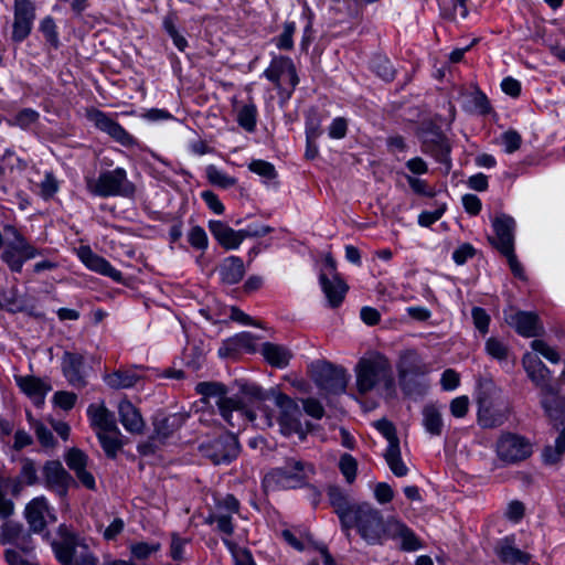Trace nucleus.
I'll list each match as a JSON object with an SVG mask.
<instances>
[{"mask_svg": "<svg viewBox=\"0 0 565 565\" xmlns=\"http://www.w3.org/2000/svg\"><path fill=\"white\" fill-rule=\"evenodd\" d=\"M4 233L10 234L12 239L8 241L2 259L12 271L20 273L24 260L34 258L39 250L31 246L13 226H4Z\"/></svg>", "mask_w": 565, "mask_h": 565, "instance_id": "obj_9", "label": "nucleus"}, {"mask_svg": "<svg viewBox=\"0 0 565 565\" xmlns=\"http://www.w3.org/2000/svg\"><path fill=\"white\" fill-rule=\"evenodd\" d=\"M40 30L46 38V40L53 44L54 46L57 45V32H56V25L54 20L51 17H46L41 21Z\"/></svg>", "mask_w": 565, "mask_h": 565, "instance_id": "obj_60", "label": "nucleus"}, {"mask_svg": "<svg viewBox=\"0 0 565 565\" xmlns=\"http://www.w3.org/2000/svg\"><path fill=\"white\" fill-rule=\"evenodd\" d=\"M44 484L60 497H65L72 484L73 477L58 460L46 461L42 469Z\"/></svg>", "mask_w": 565, "mask_h": 565, "instance_id": "obj_15", "label": "nucleus"}, {"mask_svg": "<svg viewBox=\"0 0 565 565\" xmlns=\"http://www.w3.org/2000/svg\"><path fill=\"white\" fill-rule=\"evenodd\" d=\"M398 380L403 392L412 397L423 396L429 386L425 375H409Z\"/></svg>", "mask_w": 565, "mask_h": 565, "instance_id": "obj_38", "label": "nucleus"}, {"mask_svg": "<svg viewBox=\"0 0 565 565\" xmlns=\"http://www.w3.org/2000/svg\"><path fill=\"white\" fill-rule=\"evenodd\" d=\"M295 31H296V25L294 22H286L284 24V31L277 40V46L280 50L292 49V45H294L292 35H294Z\"/></svg>", "mask_w": 565, "mask_h": 565, "instance_id": "obj_58", "label": "nucleus"}, {"mask_svg": "<svg viewBox=\"0 0 565 565\" xmlns=\"http://www.w3.org/2000/svg\"><path fill=\"white\" fill-rule=\"evenodd\" d=\"M495 452L501 461L513 465L532 455V444L521 435L503 433L495 443Z\"/></svg>", "mask_w": 565, "mask_h": 565, "instance_id": "obj_11", "label": "nucleus"}, {"mask_svg": "<svg viewBox=\"0 0 565 565\" xmlns=\"http://www.w3.org/2000/svg\"><path fill=\"white\" fill-rule=\"evenodd\" d=\"M554 408L557 415H546L551 422L554 423L555 426L562 425L565 423V402L561 399L559 394L554 396L553 402Z\"/></svg>", "mask_w": 565, "mask_h": 565, "instance_id": "obj_64", "label": "nucleus"}, {"mask_svg": "<svg viewBox=\"0 0 565 565\" xmlns=\"http://www.w3.org/2000/svg\"><path fill=\"white\" fill-rule=\"evenodd\" d=\"M87 118L95 125L96 128L106 132L120 145L130 147L136 143L135 138L105 113L98 109H90L87 111Z\"/></svg>", "mask_w": 565, "mask_h": 565, "instance_id": "obj_16", "label": "nucleus"}, {"mask_svg": "<svg viewBox=\"0 0 565 565\" xmlns=\"http://www.w3.org/2000/svg\"><path fill=\"white\" fill-rule=\"evenodd\" d=\"M39 186L41 196L49 200L57 192L58 182L52 172H46Z\"/></svg>", "mask_w": 565, "mask_h": 565, "instance_id": "obj_53", "label": "nucleus"}, {"mask_svg": "<svg viewBox=\"0 0 565 565\" xmlns=\"http://www.w3.org/2000/svg\"><path fill=\"white\" fill-rule=\"evenodd\" d=\"M495 235L489 237L490 243L502 252H511L514 248L515 221L507 214H500L492 221Z\"/></svg>", "mask_w": 565, "mask_h": 565, "instance_id": "obj_18", "label": "nucleus"}, {"mask_svg": "<svg viewBox=\"0 0 565 565\" xmlns=\"http://www.w3.org/2000/svg\"><path fill=\"white\" fill-rule=\"evenodd\" d=\"M522 365L527 377L540 390V403L545 415H557L553 402L554 396L561 393L562 387L552 384L548 367L532 352H526L523 355Z\"/></svg>", "mask_w": 565, "mask_h": 565, "instance_id": "obj_4", "label": "nucleus"}, {"mask_svg": "<svg viewBox=\"0 0 565 565\" xmlns=\"http://www.w3.org/2000/svg\"><path fill=\"white\" fill-rule=\"evenodd\" d=\"M140 376L131 370H117L105 376L106 384L114 390L132 387Z\"/></svg>", "mask_w": 565, "mask_h": 565, "instance_id": "obj_36", "label": "nucleus"}, {"mask_svg": "<svg viewBox=\"0 0 565 565\" xmlns=\"http://www.w3.org/2000/svg\"><path fill=\"white\" fill-rule=\"evenodd\" d=\"M235 385L239 387V392L244 397L253 403H262L269 398L274 399L279 411L277 420L284 435H291L301 430L300 408L288 395L276 390L266 392L259 385L246 381H236Z\"/></svg>", "mask_w": 565, "mask_h": 565, "instance_id": "obj_2", "label": "nucleus"}, {"mask_svg": "<svg viewBox=\"0 0 565 565\" xmlns=\"http://www.w3.org/2000/svg\"><path fill=\"white\" fill-rule=\"evenodd\" d=\"M58 534L60 540L52 543L56 558L60 561V556L64 553L74 559L79 551L82 539L68 531L65 525L58 527Z\"/></svg>", "mask_w": 565, "mask_h": 565, "instance_id": "obj_28", "label": "nucleus"}, {"mask_svg": "<svg viewBox=\"0 0 565 565\" xmlns=\"http://www.w3.org/2000/svg\"><path fill=\"white\" fill-rule=\"evenodd\" d=\"M14 380L20 390L38 403H42L45 394L50 391V386L35 376L17 375Z\"/></svg>", "mask_w": 565, "mask_h": 565, "instance_id": "obj_34", "label": "nucleus"}, {"mask_svg": "<svg viewBox=\"0 0 565 565\" xmlns=\"http://www.w3.org/2000/svg\"><path fill=\"white\" fill-rule=\"evenodd\" d=\"M25 519L33 532H42L47 523V519L54 521L47 501L44 497H38L31 500L25 507Z\"/></svg>", "mask_w": 565, "mask_h": 565, "instance_id": "obj_21", "label": "nucleus"}, {"mask_svg": "<svg viewBox=\"0 0 565 565\" xmlns=\"http://www.w3.org/2000/svg\"><path fill=\"white\" fill-rule=\"evenodd\" d=\"M82 262L92 270L108 276L115 281H120L122 275L119 270L115 269L105 258L93 253L87 246L81 247L78 253Z\"/></svg>", "mask_w": 565, "mask_h": 565, "instance_id": "obj_24", "label": "nucleus"}, {"mask_svg": "<svg viewBox=\"0 0 565 565\" xmlns=\"http://www.w3.org/2000/svg\"><path fill=\"white\" fill-rule=\"evenodd\" d=\"M384 458L391 471L396 477H404L407 475L408 468L402 459L399 445L387 446L384 452Z\"/></svg>", "mask_w": 565, "mask_h": 565, "instance_id": "obj_39", "label": "nucleus"}, {"mask_svg": "<svg viewBox=\"0 0 565 565\" xmlns=\"http://www.w3.org/2000/svg\"><path fill=\"white\" fill-rule=\"evenodd\" d=\"M505 321L509 326L514 328L520 335L525 338L539 337L544 332V328L537 315L534 312H511L505 317Z\"/></svg>", "mask_w": 565, "mask_h": 565, "instance_id": "obj_19", "label": "nucleus"}, {"mask_svg": "<svg viewBox=\"0 0 565 565\" xmlns=\"http://www.w3.org/2000/svg\"><path fill=\"white\" fill-rule=\"evenodd\" d=\"M159 548L160 544H148L146 542H139L130 546V552L134 557L138 559H146Z\"/></svg>", "mask_w": 565, "mask_h": 565, "instance_id": "obj_54", "label": "nucleus"}, {"mask_svg": "<svg viewBox=\"0 0 565 565\" xmlns=\"http://www.w3.org/2000/svg\"><path fill=\"white\" fill-rule=\"evenodd\" d=\"M478 406V422L483 428L499 427L508 419V405L499 396H491L488 390L479 393Z\"/></svg>", "mask_w": 565, "mask_h": 565, "instance_id": "obj_10", "label": "nucleus"}, {"mask_svg": "<svg viewBox=\"0 0 565 565\" xmlns=\"http://www.w3.org/2000/svg\"><path fill=\"white\" fill-rule=\"evenodd\" d=\"M245 274L243 260L237 256L225 258L218 266V275L222 282L234 285L242 280Z\"/></svg>", "mask_w": 565, "mask_h": 565, "instance_id": "obj_31", "label": "nucleus"}, {"mask_svg": "<svg viewBox=\"0 0 565 565\" xmlns=\"http://www.w3.org/2000/svg\"><path fill=\"white\" fill-rule=\"evenodd\" d=\"M328 498L334 512L338 514L341 524H347L350 521V516L353 513V507L349 500V497L339 487L330 486L328 488Z\"/></svg>", "mask_w": 565, "mask_h": 565, "instance_id": "obj_29", "label": "nucleus"}, {"mask_svg": "<svg viewBox=\"0 0 565 565\" xmlns=\"http://www.w3.org/2000/svg\"><path fill=\"white\" fill-rule=\"evenodd\" d=\"M88 415L92 424L103 431L119 433L114 414L104 404L90 405L88 407Z\"/></svg>", "mask_w": 565, "mask_h": 565, "instance_id": "obj_33", "label": "nucleus"}, {"mask_svg": "<svg viewBox=\"0 0 565 565\" xmlns=\"http://www.w3.org/2000/svg\"><path fill=\"white\" fill-rule=\"evenodd\" d=\"M39 113L31 108H24L15 114L12 124L22 128L28 129L39 119Z\"/></svg>", "mask_w": 565, "mask_h": 565, "instance_id": "obj_46", "label": "nucleus"}, {"mask_svg": "<svg viewBox=\"0 0 565 565\" xmlns=\"http://www.w3.org/2000/svg\"><path fill=\"white\" fill-rule=\"evenodd\" d=\"M242 407H235L238 416L246 418L255 427L266 429L273 427L275 417L273 412L264 403H253L238 391Z\"/></svg>", "mask_w": 565, "mask_h": 565, "instance_id": "obj_14", "label": "nucleus"}, {"mask_svg": "<svg viewBox=\"0 0 565 565\" xmlns=\"http://www.w3.org/2000/svg\"><path fill=\"white\" fill-rule=\"evenodd\" d=\"M206 177L212 184L221 186L223 189L231 188L236 183V180L234 178L225 174L215 166H209L206 168Z\"/></svg>", "mask_w": 565, "mask_h": 565, "instance_id": "obj_43", "label": "nucleus"}, {"mask_svg": "<svg viewBox=\"0 0 565 565\" xmlns=\"http://www.w3.org/2000/svg\"><path fill=\"white\" fill-rule=\"evenodd\" d=\"M20 480L28 486H32L38 482V471L33 460L29 458L22 459Z\"/></svg>", "mask_w": 565, "mask_h": 565, "instance_id": "obj_48", "label": "nucleus"}, {"mask_svg": "<svg viewBox=\"0 0 565 565\" xmlns=\"http://www.w3.org/2000/svg\"><path fill=\"white\" fill-rule=\"evenodd\" d=\"M23 533V525L18 522L8 521L2 525L3 543H15Z\"/></svg>", "mask_w": 565, "mask_h": 565, "instance_id": "obj_51", "label": "nucleus"}, {"mask_svg": "<svg viewBox=\"0 0 565 565\" xmlns=\"http://www.w3.org/2000/svg\"><path fill=\"white\" fill-rule=\"evenodd\" d=\"M203 457L214 465L230 463L239 452L238 440L233 434H223L217 438L207 440L200 446Z\"/></svg>", "mask_w": 565, "mask_h": 565, "instance_id": "obj_12", "label": "nucleus"}, {"mask_svg": "<svg viewBox=\"0 0 565 565\" xmlns=\"http://www.w3.org/2000/svg\"><path fill=\"white\" fill-rule=\"evenodd\" d=\"M257 110L255 105H244L237 114V121L246 131H254L256 127Z\"/></svg>", "mask_w": 565, "mask_h": 565, "instance_id": "obj_42", "label": "nucleus"}, {"mask_svg": "<svg viewBox=\"0 0 565 565\" xmlns=\"http://www.w3.org/2000/svg\"><path fill=\"white\" fill-rule=\"evenodd\" d=\"M425 151L431 153L437 160L444 162L450 152L447 138L437 130L425 131L422 136Z\"/></svg>", "mask_w": 565, "mask_h": 565, "instance_id": "obj_27", "label": "nucleus"}, {"mask_svg": "<svg viewBox=\"0 0 565 565\" xmlns=\"http://www.w3.org/2000/svg\"><path fill=\"white\" fill-rule=\"evenodd\" d=\"M398 379L409 375H426L428 373L427 365L422 361L418 353L407 349L399 353L397 362Z\"/></svg>", "mask_w": 565, "mask_h": 565, "instance_id": "obj_25", "label": "nucleus"}, {"mask_svg": "<svg viewBox=\"0 0 565 565\" xmlns=\"http://www.w3.org/2000/svg\"><path fill=\"white\" fill-rule=\"evenodd\" d=\"M374 427L382 434V436L387 440V446H398L399 439L396 434V428L394 424L385 418L376 420L374 423Z\"/></svg>", "mask_w": 565, "mask_h": 565, "instance_id": "obj_44", "label": "nucleus"}, {"mask_svg": "<svg viewBox=\"0 0 565 565\" xmlns=\"http://www.w3.org/2000/svg\"><path fill=\"white\" fill-rule=\"evenodd\" d=\"M67 467L74 471L78 481L88 490H95L94 476L86 469L88 463L87 455L78 448H71L64 455Z\"/></svg>", "mask_w": 565, "mask_h": 565, "instance_id": "obj_20", "label": "nucleus"}, {"mask_svg": "<svg viewBox=\"0 0 565 565\" xmlns=\"http://www.w3.org/2000/svg\"><path fill=\"white\" fill-rule=\"evenodd\" d=\"M35 19V8L30 0H14L12 39L23 41L31 32Z\"/></svg>", "mask_w": 565, "mask_h": 565, "instance_id": "obj_17", "label": "nucleus"}, {"mask_svg": "<svg viewBox=\"0 0 565 565\" xmlns=\"http://www.w3.org/2000/svg\"><path fill=\"white\" fill-rule=\"evenodd\" d=\"M465 107L468 111L479 115H487L491 111L488 97L479 89H476L468 95V100Z\"/></svg>", "mask_w": 565, "mask_h": 565, "instance_id": "obj_41", "label": "nucleus"}, {"mask_svg": "<svg viewBox=\"0 0 565 565\" xmlns=\"http://www.w3.org/2000/svg\"><path fill=\"white\" fill-rule=\"evenodd\" d=\"M206 522L210 524L216 523V529L226 535L233 533L232 516L222 512L211 514L206 518Z\"/></svg>", "mask_w": 565, "mask_h": 565, "instance_id": "obj_47", "label": "nucleus"}, {"mask_svg": "<svg viewBox=\"0 0 565 565\" xmlns=\"http://www.w3.org/2000/svg\"><path fill=\"white\" fill-rule=\"evenodd\" d=\"M77 396L71 392L60 391L54 395V403L62 409L68 411L74 407Z\"/></svg>", "mask_w": 565, "mask_h": 565, "instance_id": "obj_63", "label": "nucleus"}, {"mask_svg": "<svg viewBox=\"0 0 565 565\" xmlns=\"http://www.w3.org/2000/svg\"><path fill=\"white\" fill-rule=\"evenodd\" d=\"M486 351L489 355L497 360H505L508 358V347L497 338H489L486 342Z\"/></svg>", "mask_w": 565, "mask_h": 565, "instance_id": "obj_50", "label": "nucleus"}, {"mask_svg": "<svg viewBox=\"0 0 565 565\" xmlns=\"http://www.w3.org/2000/svg\"><path fill=\"white\" fill-rule=\"evenodd\" d=\"M120 423L131 434H140L145 427L143 419L139 411L131 402L124 399L118 405Z\"/></svg>", "mask_w": 565, "mask_h": 565, "instance_id": "obj_30", "label": "nucleus"}, {"mask_svg": "<svg viewBox=\"0 0 565 565\" xmlns=\"http://www.w3.org/2000/svg\"><path fill=\"white\" fill-rule=\"evenodd\" d=\"M319 280L329 305L333 308L340 306L348 291V285L340 276L328 277V273H320Z\"/></svg>", "mask_w": 565, "mask_h": 565, "instance_id": "obj_26", "label": "nucleus"}, {"mask_svg": "<svg viewBox=\"0 0 565 565\" xmlns=\"http://www.w3.org/2000/svg\"><path fill=\"white\" fill-rule=\"evenodd\" d=\"M232 338H233V341L235 342V345L237 347L238 351L241 349H244L247 352L255 351L256 338L253 334H250L249 332H241L238 334H235Z\"/></svg>", "mask_w": 565, "mask_h": 565, "instance_id": "obj_61", "label": "nucleus"}, {"mask_svg": "<svg viewBox=\"0 0 565 565\" xmlns=\"http://www.w3.org/2000/svg\"><path fill=\"white\" fill-rule=\"evenodd\" d=\"M209 228L215 239L226 249L238 248L249 234V230L234 231L221 221H210Z\"/></svg>", "mask_w": 565, "mask_h": 565, "instance_id": "obj_22", "label": "nucleus"}, {"mask_svg": "<svg viewBox=\"0 0 565 565\" xmlns=\"http://www.w3.org/2000/svg\"><path fill=\"white\" fill-rule=\"evenodd\" d=\"M264 75L275 84L282 100L290 98L299 82L292 61L285 56L274 57Z\"/></svg>", "mask_w": 565, "mask_h": 565, "instance_id": "obj_8", "label": "nucleus"}, {"mask_svg": "<svg viewBox=\"0 0 565 565\" xmlns=\"http://www.w3.org/2000/svg\"><path fill=\"white\" fill-rule=\"evenodd\" d=\"M374 70L384 81H391L394 78L395 70L393 68L391 62L386 58H379L374 61L373 65Z\"/></svg>", "mask_w": 565, "mask_h": 565, "instance_id": "obj_62", "label": "nucleus"}, {"mask_svg": "<svg viewBox=\"0 0 565 565\" xmlns=\"http://www.w3.org/2000/svg\"><path fill=\"white\" fill-rule=\"evenodd\" d=\"M344 529L355 527L360 536L369 544H381L386 539L399 540L404 551H416L420 543L414 532L396 519H383L380 510L363 502L353 507L350 521Z\"/></svg>", "mask_w": 565, "mask_h": 565, "instance_id": "obj_1", "label": "nucleus"}, {"mask_svg": "<svg viewBox=\"0 0 565 565\" xmlns=\"http://www.w3.org/2000/svg\"><path fill=\"white\" fill-rule=\"evenodd\" d=\"M97 436L106 455L114 458L121 447L117 436L107 435L106 431H100Z\"/></svg>", "mask_w": 565, "mask_h": 565, "instance_id": "obj_52", "label": "nucleus"}, {"mask_svg": "<svg viewBox=\"0 0 565 565\" xmlns=\"http://www.w3.org/2000/svg\"><path fill=\"white\" fill-rule=\"evenodd\" d=\"M309 369L312 381L326 395L345 392L349 375L343 367L327 361H316Z\"/></svg>", "mask_w": 565, "mask_h": 565, "instance_id": "obj_7", "label": "nucleus"}, {"mask_svg": "<svg viewBox=\"0 0 565 565\" xmlns=\"http://www.w3.org/2000/svg\"><path fill=\"white\" fill-rule=\"evenodd\" d=\"M196 391L205 397L214 398L221 416L231 426H234L232 422L233 412L235 407H242L238 393L233 397H228L226 387L215 382H201L196 385Z\"/></svg>", "mask_w": 565, "mask_h": 565, "instance_id": "obj_13", "label": "nucleus"}, {"mask_svg": "<svg viewBox=\"0 0 565 565\" xmlns=\"http://www.w3.org/2000/svg\"><path fill=\"white\" fill-rule=\"evenodd\" d=\"M62 367L65 377L72 386L84 387L86 385L83 355L65 352L62 360Z\"/></svg>", "mask_w": 565, "mask_h": 565, "instance_id": "obj_23", "label": "nucleus"}, {"mask_svg": "<svg viewBox=\"0 0 565 565\" xmlns=\"http://www.w3.org/2000/svg\"><path fill=\"white\" fill-rule=\"evenodd\" d=\"M475 327L481 332L487 333L490 323V317L484 309L480 307H473L471 310Z\"/></svg>", "mask_w": 565, "mask_h": 565, "instance_id": "obj_57", "label": "nucleus"}, {"mask_svg": "<svg viewBox=\"0 0 565 565\" xmlns=\"http://www.w3.org/2000/svg\"><path fill=\"white\" fill-rule=\"evenodd\" d=\"M60 563L62 565H97V558L89 551L85 540L82 539L79 551L75 555V558L73 559L63 553V555L60 556Z\"/></svg>", "mask_w": 565, "mask_h": 565, "instance_id": "obj_40", "label": "nucleus"}, {"mask_svg": "<svg viewBox=\"0 0 565 565\" xmlns=\"http://www.w3.org/2000/svg\"><path fill=\"white\" fill-rule=\"evenodd\" d=\"M531 348L536 353L543 355L551 363L556 364L561 361V355L558 352L543 340H533L531 342Z\"/></svg>", "mask_w": 565, "mask_h": 565, "instance_id": "obj_49", "label": "nucleus"}, {"mask_svg": "<svg viewBox=\"0 0 565 565\" xmlns=\"http://www.w3.org/2000/svg\"><path fill=\"white\" fill-rule=\"evenodd\" d=\"M313 466L297 458H288L282 467L273 469L264 478L266 488L277 486L281 488H298L306 484L307 479L313 475Z\"/></svg>", "mask_w": 565, "mask_h": 565, "instance_id": "obj_5", "label": "nucleus"}, {"mask_svg": "<svg viewBox=\"0 0 565 565\" xmlns=\"http://www.w3.org/2000/svg\"><path fill=\"white\" fill-rule=\"evenodd\" d=\"M422 424L431 436H440L444 428L441 407L436 404H427L422 411Z\"/></svg>", "mask_w": 565, "mask_h": 565, "instance_id": "obj_35", "label": "nucleus"}, {"mask_svg": "<svg viewBox=\"0 0 565 565\" xmlns=\"http://www.w3.org/2000/svg\"><path fill=\"white\" fill-rule=\"evenodd\" d=\"M354 372L356 390L362 395L377 387H382L388 396L395 392L391 362L380 352L373 351L362 356Z\"/></svg>", "mask_w": 565, "mask_h": 565, "instance_id": "obj_3", "label": "nucleus"}, {"mask_svg": "<svg viewBox=\"0 0 565 565\" xmlns=\"http://www.w3.org/2000/svg\"><path fill=\"white\" fill-rule=\"evenodd\" d=\"M502 143L504 146L505 152L512 153L520 149L522 138L518 131L508 130L502 135Z\"/></svg>", "mask_w": 565, "mask_h": 565, "instance_id": "obj_59", "label": "nucleus"}, {"mask_svg": "<svg viewBox=\"0 0 565 565\" xmlns=\"http://www.w3.org/2000/svg\"><path fill=\"white\" fill-rule=\"evenodd\" d=\"M339 469L345 480L352 483L356 477L358 462L351 455L343 454L339 461Z\"/></svg>", "mask_w": 565, "mask_h": 565, "instance_id": "obj_45", "label": "nucleus"}, {"mask_svg": "<svg viewBox=\"0 0 565 565\" xmlns=\"http://www.w3.org/2000/svg\"><path fill=\"white\" fill-rule=\"evenodd\" d=\"M260 352L267 363L278 369L286 367L292 358L289 349L271 342L263 343Z\"/></svg>", "mask_w": 565, "mask_h": 565, "instance_id": "obj_32", "label": "nucleus"}, {"mask_svg": "<svg viewBox=\"0 0 565 565\" xmlns=\"http://www.w3.org/2000/svg\"><path fill=\"white\" fill-rule=\"evenodd\" d=\"M191 246L198 249H205L207 246V236L205 231L200 226H194L188 234Z\"/></svg>", "mask_w": 565, "mask_h": 565, "instance_id": "obj_56", "label": "nucleus"}, {"mask_svg": "<svg viewBox=\"0 0 565 565\" xmlns=\"http://www.w3.org/2000/svg\"><path fill=\"white\" fill-rule=\"evenodd\" d=\"M497 553L500 559L509 564H526L530 561V555L514 547L507 539L497 547Z\"/></svg>", "mask_w": 565, "mask_h": 565, "instance_id": "obj_37", "label": "nucleus"}, {"mask_svg": "<svg viewBox=\"0 0 565 565\" xmlns=\"http://www.w3.org/2000/svg\"><path fill=\"white\" fill-rule=\"evenodd\" d=\"M249 170L267 179H274L276 177L275 168L271 163L264 160H253L249 166Z\"/></svg>", "mask_w": 565, "mask_h": 565, "instance_id": "obj_55", "label": "nucleus"}, {"mask_svg": "<svg viewBox=\"0 0 565 565\" xmlns=\"http://www.w3.org/2000/svg\"><path fill=\"white\" fill-rule=\"evenodd\" d=\"M86 185L90 193L103 198L130 196L135 193V185L128 181L122 168L103 172L97 179H87Z\"/></svg>", "mask_w": 565, "mask_h": 565, "instance_id": "obj_6", "label": "nucleus"}]
</instances>
